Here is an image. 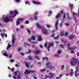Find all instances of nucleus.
I'll use <instances>...</instances> for the list:
<instances>
[{
  "label": "nucleus",
  "mask_w": 79,
  "mask_h": 79,
  "mask_svg": "<svg viewBox=\"0 0 79 79\" xmlns=\"http://www.w3.org/2000/svg\"><path fill=\"white\" fill-rule=\"evenodd\" d=\"M25 74H29L30 73V70H28L27 69L25 70V72H24Z\"/></svg>",
  "instance_id": "obj_12"
},
{
  "label": "nucleus",
  "mask_w": 79,
  "mask_h": 79,
  "mask_svg": "<svg viewBox=\"0 0 79 79\" xmlns=\"http://www.w3.org/2000/svg\"><path fill=\"white\" fill-rule=\"evenodd\" d=\"M58 24V20H57L55 23V26H57Z\"/></svg>",
  "instance_id": "obj_32"
},
{
  "label": "nucleus",
  "mask_w": 79,
  "mask_h": 79,
  "mask_svg": "<svg viewBox=\"0 0 79 79\" xmlns=\"http://www.w3.org/2000/svg\"><path fill=\"white\" fill-rule=\"evenodd\" d=\"M12 42L13 44H15V40H14L12 39Z\"/></svg>",
  "instance_id": "obj_48"
},
{
  "label": "nucleus",
  "mask_w": 79,
  "mask_h": 79,
  "mask_svg": "<svg viewBox=\"0 0 79 79\" xmlns=\"http://www.w3.org/2000/svg\"><path fill=\"white\" fill-rule=\"evenodd\" d=\"M46 26L47 27H48V28L49 27H50V26L48 25H46Z\"/></svg>",
  "instance_id": "obj_61"
},
{
  "label": "nucleus",
  "mask_w": 79,
  "mask_h": 79,
  "mask_svg": "<svg viewBox=\"0 0 79 79\" xmlns=\"http://www.w3.org/2000/svg\"><path fill=\"white\" fill-rule=\"evenodd\" d=\"M61 16V14H58L57 15H56L55 17H56V18H60Z\"/></svg>",
  "instance_id": "obj_19"
},
{
  "label": "nucleus",
  "mask_w": 79,
  "mask_h": 79,
  "mask_svg": "<svg viewBox=\"0 0 79 79\" xmlns=\"http://www.w3.org/2000/svg\"><path fill=\"white\" fill-rule=\"evenodd\" d=\"M65 25L66 26H69V24L68 23H65Z\"/></svg>",
  "instance_id": "obj_57"
},
{
  "label": "nucleus",
  "mask_w": 79,
  "mask_h": 79,
  "mask_svg": "<svg viewBox=\"0 0 79 79\" xmlns=\"http://www.w3.org/2000/svg\"><path fill=\"white\" fill-rule=\"evenodd\" d=\"M44 46L45 47H47V43H45L44 44Z\"/></svg>",
  "instance_id": "obj_47"
},
{
  "label": "nucleus",
  "mask_w": 79,
  "mask_h": 79,
  "mask_svg": "<svg viewBox=\"0 0 79 79\" xmlns=\"http://www.w3.org/2000/svg\"><path fill=\"white\" fill-rule=\"evenodd\" d=\"M55 28H56V30H58V27H57V26H55Z\"/></svg>",
  "instance_id": "obj_62"
},
{
  "label": "nucleus",
  "mask_w": 79,
  "mask_h": 79,
  "mask_svg": "<svg viewBox=\"0 0 79 79\" xmlns=\"http://www.w3.org/2000/svg\"><path fill=\"white\" fill-rule=\"evenodd\" d=\"M70 8L71 9V10L73 9V5L71 4V5H70Z\"/></svg>",
  "instance_id": "obj_39"
},
{
  "label": "nucleus",
  "mask_w": 79,
  "mask_h": 79,
  "mask_svg": "<svg viewBox=\"0 0 79 79\" xmlns=\"http://www.w3.org/2000/svg\"><path fill=\"white\" fill-rule=\"evenodd\" d=\"M18 72L19 73V74L17 76V77L18 79H21V72H20L19 71H18Z\"/></svg>",
  "instance_id": "obj_10"
},
{
  "label": "nucleus",
  "mask_w": 79,
  "mask_h": 79,
  "mask_svg": "<svg viewBox=\"0 0 79 79\" xmlns=\"http://www.w3.org/2000/svg\"><path fill=\"white\" fill-rule=\"evenodd\" d=\"M32 3L34 4H36V5H39L40 4V2H36L35 1H33Z\"/></svg>",
  "instance_id": "obj_15"
},
{
  "label": "nucleus",
  "mask_w": 79,
  "mask_h": 79,
  "mask_svg": "<svg viewBox=\"0 0 79 79\" xmlns=\"http://www.w3.org/2000/svg\"><path fill=\"white\" fill-rule=\"evenodd\" d=\"M29 22L28 21H27V20H26L25 21V24H29Z\"/></svg>",
  "instance_id": "obj_49"
},
{
  "label": "nucleus",
  "mask_w": 79,
  "mask_h": 79,
  "mask_svg": "<svg viewBox=\"0 0 79 79\" xmlns=\"http://www.w3.org/2000/svg\"><path fill=\"white\" fill-rule=\"evenodd\" d=\"M28 59L29 60H32V57H31L30 56H28Z\"/></svg>",
  "instance_id": "obj_34"
},
{
  "label": "nucleus",
  "mask_w": 79,
  "mask_h": 79,
  "mask_svg": "<svg viewBox=\"0 0 79 79\" xmlns=\"http://www.w3.org/2000/svg\"><path fill=\"white\" fill-rule=\"evenodd\" d=\"M60 13L61 14H63V13H64V11H63V10H60Z\"/></svg>",
  "instance_id": "obj_50"
},
{
  "label": "nucleus",
  "mask_w": 79,
  "mask_h": 79,
  "mask_svg": "<svg viewBox=\"0 0 79 79\" xmlns=\"http://www.w3.org/2000/svg\"><path fill=\"white\" fill-rule=\"evenodd\" d=\"M67 46L68 47V50H71L72 48L70 47V44H69V43H68V44H67Z\"/></svg>",
  "instance_id": "obj_14"
},
{
  "label": "nucleus",
  "mask_w": 79,
  "mask_h": 79,
  "mask_svg": "<svg viewBox=\"0 0 79 79\" xmlns=\"http://www.w3.org/2000/svg\"><path fill=\"white\" fill-rule=\"evenodd\" d=\"M63 18V20H64V19H65V18H66V14H65V13H64Z\"/></svg>",
  "instance_id": "obj_29"
},
{
  "label": "nucleus",
  "mask_w": 79,
  "mask_h": 79,
  "mask_svg": "<svg viewBox=\"0 0 79 79\" xmlns=\"http://www.w3.org/2000/svg\"><path fill=\"white\" fill-rule=\"evenodd\" d=\"M22 49L23 48H22V47H20L17 48V50L19 52H20L21 50H22Z\"/></svg>",
  "instance_id": "obj_21"
},
{
  "label": "nucleus",
  "mask_w": 79,
  "mask_h": 79,
  "mask_svg": "<svg viewBox=\"0 0 79 79\" xmlns=\"http://www.w3.org/2000/svg\"><path fill=\"white\" fill-rule=\"evenodd\" d=\"M61 50H60L58 51L57 52L58 55H60V53H61Z\"/></svg>",
  "instance_id": "obj_27"
},
{
  "label": "nucleus",
  "mask_w": 79,
  "mask_h": 79,
  "mask_svg": "<svg viewBox=\"0 0 79 79\" xmlns=\"http://www.w3.org/2000/svg\"><path fill=\"white\" fill-rule=\"evenodd\" d=\"M60 27H62V23H61L60 25H59Z\"/></svg>",
  "instance_id": "obj_58"
},
{
  "label": "nucleus",
  "mask_w": 79,
  "mask_h": 79,
  "mask_svg": "<svg viewBox=\"0 0 79 79\" xmlns=\"http://www.w3.org/2000/svg\"><path fill=\"white\" fill-rule=\"evenodd\" d=\"M34 19L35 20H37V16L36 15H35L34 17Z\"/></svg>",
  "instance_id": "obj_41"
},
{
  "label": "nucleus",
  "mask_w": 79,
  "mask_h": 79,
  "mask_svg": "<svg viewBox=\"0 0 79 79\" xmlns=\"http://www.w3.org/2000/svg\"><path fill=\"white\" fill-rule=\"evenodd\" d=\"M54 44L53 43H49V46L47 47V50L48 51V52H50V48L51 47H53Z\"/></svg>",
  "instance_id": "obj_4"
},
{
  "label": "nucleus",
  "mask_w": 79,
  "mask_h": 79,
  "mask_svg": "<svg viewBox=\"0 0 79 79\" xmlns=\"http://www.w3.org/2000/svg\"><path fill=\"white\" fill-rule=\"evenodd\" d=\"M37 27L38 28H42V33H43L44 34H48V31L47 29H45L44 27L42 26L39 25V23H36V24Z\"/></svg>",
  "instance_id": "obj_1"
},
{
  "label": "nucleus",
  "mask_w": 79,
  "mask_h": 79,
  "mask_svg": "<svg viewBox=\"0 0 79 79\" xmlns=\"http://www.w3.org/2000/svg\"><path fill=\"white\" fill-rule=\"evenodd\" d=\"M78 62V60L75 58H73L72 60V61L70 62V64L72 66H76V64H77Z\"/></svg>",
  "instance_id": "obj_2"
},
{
  "label": "nucleus",
  "mask_w": 79,
  "mask_h": 79,
  "mask_svg": "<svg viewBox=\"0 0 79 79\" xmlns=\"http://www.w3.org/2000/svg\"><path fill=\"white\" fill-rule=\"evenodd\" d=\"M68 33L67 32H65L64 34V36H68Z\"/></svg>",
  "instance_id": "obj_33"
},
{
  "label": "nucleus",
  "mask_w": 79,
  "mask_h": 79,
  "mask_svg": "<svg viewBox=\"0 0 79 79\" xmlns=\"http://www.w3.org/2000/svg\"><path fill=\"white\" fill-rule=\"evenodd\" d=\"M35 58L36 59H37V60H39V57H38V56H35Z\"/></svg>",
  "instance_id": "obj_60"
},
{
  "label": "nucleus",
  "mask_w": 79,
  "mask_h": 79,
  "mask_svg": "<svg viewBox=\"0 0 79 79\" xmlns=\"http://www.w3.org/2000/svg\"><path fill=\"white\" fill-rule=\"evenodd\" d=\"M46 68L49 69H54L55 67L53 66H52V65L50 64V62L46 63Z\"/></svg>",
  "instance_id": "obj_3"
},
{
  "label": "nucleus",
  "mask_w": 79,
  "mask_h": 79,
  "mask_svg": "<svg viewBox=\"0 0 79 79\" xmlns=\"http://www.w3.org/2000/svg\"><path fill=\"white\" fill-rule=\"evenodd\" d=\"M76 71L75 72V76L76 77H77L78 76H79V73H77V71H78V67H76Z\"/></svg>",
  "instance_id": "obj_8"
},
{
  "label": "nucleus",
  "mask_w": 79,
  "mask_h": 79,
  "mask_svg": "<svg viewBox=\"0 0 79 79\" xmlns=\"http://www.w3.org/2000/svg\"><path fill=\"white\" fill-rule=\"evenodd\" d=\"M64 35V32L63 31L61 32L60 33L61 36H63Z\"/></svg>",
  "instance_id": "obj_40"
},
{
  "label": "nucleus",
  "mask_w": 79,
  "mask_h": 79,
  "mask_svg": "<svg viewBox=\"0 0 79 79\" xmlns=\"http://www.w3.org/2000/svg\"><path fill=\"white\" fill-rule=\"evenodd\" d=\"M31 39L32 40H35V36L34 35L31 36Z\"/></svg>",
  "instance_id": "obj_20"
},
{
  "label": "nucleus",
  "mask_w": 79,
  "mask_h": 79,
  "mask_svg": "<svg viewBox=\"0 0 79 79\" xmlns=\"http://www.w3.org/2000/svg\"><path fill=\"white\" fill-rule=\"evenodd\" d=\"M1 35L2 36V38H3V36H5V37H7V34H6L4 33H1Z\"/></svg>",
  "instance_id": "obj_11"
},
{
  "label": "nucleus",
  "mask_w": 79,
  "mask_h": 79,
  "mask_svg": "<svg viewBox=\"0 0 79 79\" xmlns=\"http://www.w3.org/2000/svg\"><path fill=\"white\" fill-rule=\"evenodd\" d=\"M73 47L74 50H75V49H77V47L76 46H73Z\"/></svg>",
  "instance_id": "obj_51"
},
{
  "label": "nucleus",
  "mask_w": 79,
  "mask_h": 79,
  "mask_svg": "<svg viewBox=\"0 0 79 79\" xmlns=\"http://www.w3.org/2000/svg\"><path fill=\"white\" fill-rule=\"evenodd\" d=\"M70 53H72V54L74 53V51L73 50H71L70 51Z\"/></svg>",
  "instance_id": "obj_54"
},
{
  "label": "nucleus",
  "mask_w": 79,
  "mask_h": 79,
  "mask_svg": "<svg viewBox=\"0 0 79 79\" xmlns=\"http://www.w3.org/2000/svg\"><path fill=\"white\" fill-rule=\"evenodd\" d=\"M49 14L48 15V16H50L51 15H52V11H50L49 12Z\"/></svg>",
  "instance_id": "obj_43"
},
{
  "label": "nucleus",
  "mask_w": 79,
  "mask_h": 79,
  "mask_svg": "<svg viewBox=\"0 0 79 79\" xmlns=\"http://www.w3.org/2000/svg\"><path fill=\"white\" fill-rule=\"evenodd\" d=\"M14 74L15 75H17V72H15Z\"/></svg>",
  "instance_id": "obj_63"
},
{
  "label": "nucleus",
  "mask_w": 79,
  "mask_h": 79,
  "mask_svg": "<svg viewBox=\"0 0 79 79\" xmlns=\"http://www.w3.org/2000/svg\"><path fill=\"white\" fill-rule=\"evenodd\" d=\"M6 53H7V52H6L4 53L3 54L4 56H8V54H6Z\"/></svg>",
  "instance_id": "obj_23"
},
{
  "label": "nucleus",
  "mask_w": 79,
  "mask_h": 79,
  "mask_svg": "<svg viewBox=\"0 0 79 79\" xmlns=\"http://www.w3.org/2000/svg\"><path fill=\"white\" fill-rule=\"evenodd\" d=\"M15 14H18V10H14V11H10V15H13V14H15Z\"/></svg>",
  "instance_id": "obj_9"
},
{
  "label": "nucleus",
  "mask_w": 79,
  "mask_h": 79,
  "mask_svg": "<svg viewBox=\"0 0 79 79\" xmlns=\"http://www.w3.org/2000/svg\"><path fill=\"white\" fill-rule=\"evenodd\" d=\"M55 35L54 33H52V34L51 35V37H54H54H55Z\"/></svg>",
  "instance_id": "obj_36"
},
{
  "label": "nucleus",
  "mask_w": 79,
  "mask_h": 79,
  "mask_svg": "<svg viewBox=\"0 0 79 79\" xmlns=\"http://www.w3.org/2000/svg\"><path fill=\"white\" fill-rule=\"evenodd\" d=\"M27 31L28 32V34H29L30 35H31V33L30 30H29L28 29H27Z\"/></svg>",
  "instance_id": "obj_42"
},
{
  "label": "nucleus",
  "mask_w": 79,
  "mask_h": 79,
  "mask_svg": "<svg viewBox=\"0 0 79 79\" xmlns=\"http://www.w3.org/2000/svg\"><path fill=\"white\" fill-rule=\"evenodd\" d=\"M55 56H56V57H57V58L58 57V55L57 54H55Z\"/></svg>",
  "instance_id": "obj_56"
},
{
  "label": "nucleus",
  "mask_w": 79,
  "mask_h": 79,
  "mask_svg": "<svg viewBox=\"0 0 79 79\" xmlns=\"http://www.w3.org/2000/svg\"><path fill=\"white\" fill-rule=\"evenodd\" d=\"M46 70V69H42L40 70V71L41 72V73H43L44 72V71H45V70Z\"/></svg>",
  "instance_id": "obj_26"
},
{
  "label": "nucleus",
  "mask_w": 79,
  "mask_h": 79,
  "mask_svg": "<svg viewBox=\"0 0 79 79\" xmlns=\"http://www.w3.org/2000/svg\"><path fill=\"white\" fill-rule=\"evenodd\" d=\"M64 66L63 65H62L61 66V69L63 71V69H64Z\"/></svg>",
  "instance_id": "obj_31"
},
{
  "label": "nucleus",
  "mask_w": 79,
  "mask_h": 79,
  "mask_svg": "<svg viewBox=\"0 0 79 79\" xmlns=\"http://www.w3.org/2000/svg\"><path fill=\"white\" fill-rule=\"evenodd\" d=\"M42 59H43V61H44L45 60L46 61H48V58L47 57H43Z\"/></svg>",
  "instance_id": "obj_18"
},
{
  "label": "nucleus",
  "mask_w": 79,
  "mask_h": 79,
  "mask_svg": "<svg viewBox=\"0 0 79 79\" xmlns=\"http://www.w3.org/2000/svg\"><path fill=\"white\" fill-rule=\"evenodd\" d=\"M14 69H15V68H12V69H10V70H11L12 71H14Z\"/></svg>",
  "instance_id": "obj_59"
},
{
  "label": "nucleus",
  "mask_w": 79,
  "mask_h": 79,
  "mask_svg": "<svg viewBox=\"0 0 79 79\" xmlns=\"http://www.w3.org/2000/svg\"><path fill=\"white\" fill-rule=\"evenodd\" d=\"M25 3L26 4V5H27V4H28L29 5H30V3H29V2H25Z\"/></svg>",
  "instance_id": "obj_46"
},
{
  "label": "nucleus",
  "mask_w": 79,
  "mask_h": 79,
  "mask_svg": "<svg viewBox=\"0 0 79 79\" xmlns=\"http://www.w3.org/2000/svg\"><path fill=\"white\" fill-rule=\"evenodd\" d=\"M69 76H73V74H74V72H70L69 73Z\"/></svg>",
  "instance_id": "obj_35"
},
{
  "label": "nucleus",
  "mask_w": 79,
  "mask_h": 79,
  "mask_svg": "<svg viewBox=\"0 0 79 79\" xmlns=\"http://www.w3.org/2000/svg\"><path fill=\"white\" fill-rule=\"evenodd\" d=\"M32 38H29L28 39V41H29L30 42H31V41H32Z\"/></svg>",
  "instance_id": "obj_45"
},
{
  "label": "nucleus",
  "mask_w": 79,
  "mask_h": 79,
  "mask_svg": "<svg viewBox=\"0 0 79 79\" xmlns=\"http://www.w3.org/2000/svg\"><path fill=\"white\" fill-rule=\"evenodd\" d=\"M73 16H77V14L75 12H73Z\"/></svg>",
  "instance_id": "obj_37"
},
{
  "label": "nucleus",
  "mask_w": 79,
  "mask_h": 79,
  "mask_svg": "<svg viewBox=\"0 0 79 79\" xmlns=\"http://www.w3.org/2000/svg\"><path fill=\"white\" fill-rule=\"evenodd\" d=\"M67 19H68V20H71V17L69 16V14H68V16L67 17Z\"/></svg>",
  "instance_id": "obj_22"
},
{
  "label": "nucleus",
  "mask_w": 79,
  "mask_h": 79,
  "mask_svg": "<svg viewBox=\"0 0 79 79\" xmlns=\"http://www.w3.org/2000/svg\"><path fill=\"white\" fill-rule=\"evenodd\" d=\"M74 21L75 23H76L77 22V19H76V18H75L74 19Z\"/></svg>",
  "instance_id": "obj_52"
},
{
  "label": "nucleus",
  "mask_w": 79,
  "mask_h": 79,
  "mask_svg": "<svg viewBox=\"0 0 79 79\" xmlns=\"http://www.w3.org/2000/svg\"><path fill=\"white\" fill-rule=\"evenodd\" d=\"M59 47H61L62 48H64V46L62 44L59 45Z\"/></svg>",
  "instance_id": "obj_44"
},
{
  "label": "nucleus",
  "mask_w": 79,
  "mask_h": 79,
  "mask_svg": "<svg viewBox=\"0 0 79 79\" xmlns=\"http://www.w3.org/2000/svg\"><path fill=\"white\" fill-rule=\"evenodd\" d=\"M77 55L78 56H79V52H77Z\"/></svg>",
  "instance_id": "obj_64"
},
{
  "label": "nucleus",
  "mask_w": 79,
  "mask_h": 79,
  "mask_svg": "<svg viewBox=\"0 0 79 79\" xmlns=\"http://www.w3.org/2000/svg\"><path fill=\"white\" fill-rule=\"evenodd\" d=\"M35 53L36 54H40L41 52L39 50H37L35 51Z\"/></svg>",
  "instance_id": "obj_16"
},
{
  "label": "nucleus",
  "mask_w": 79,
  "mask_h": 79,
  "mask_svg": "<svg viewBox=\"0 0 79 79\" xmlns=\"http://www.w3.org/2000/svg\"><path fill=\"white\" fill-rule=\"evenodd\" d=\"M24 20L23 19H17L16 21V26H18L19 24H21V23H20V22L19 21H23Z\"/></svg>",
  "instance_id": "obj_5"
},
{
  "label": "nucleus",
  "mask_w": 79,
  "mask_h": 79,
  "mask_svg": "<svg viewBox=\"0 0 79 79\" xmlns=\"http://www.w3.org/2000/svg\"><path fill=\"white\" fill-rule=\"evenodd\" d=\"M34 64H32L30 66V68L31 69L32 68H34Z\"/></svg>",
  "instance_id": "obj_38"
},
{
  "label": "nucleus",
  "mask_w": 79,
  "mask_h": 79,
  "mask_svg": "<svg viewBox=\"0 0 79 79\" xmlns=\"http://www.w3.org/2000/svg\"><path fill=\"white\" fill-rule=\"evenodd\" d=\"M58 38V36H57L56 37H55V36L54 37V39H56Z\"/></svg>",
  "instance_id": "obj_53"
},
{
  "label": "nucleus",
  "mask_w": 79,
  "mask_h": 79,
  "mask_svg": "<svg viewBox=\"0 0 79 79\" xmlns=\"http://www.w3.org/2000/svg\"><path fill=\"white\" fill-rule=\"evenodd\" d=\"M40 48H44V47H43V46L42 45H40Z\"/></svg>",
  "instance_id": "obj_55"
},
{
  "label": "nucleus",
  "mask_w": 79,
  "mask_h": 79,
  "mask_svg": "<svg viewBox=\"0 0 79 79\" xmlns=\"http://www.w3.org/2000/svg\"><path fill=\"white\" fill-rule=\"evenodd\" d=\"M9 45H8L7 46V50H8L9 49V48H10V47H11V46L10 44H9Z\"/></svg>",
  "instance_id": "obj_30"
},
{
  "label": "nucleus",
  "mask_w": 79,
  "mask_h": 79,
  "mask_svg": "<svg viewBox=\"0 0 79 79\" xmlns=\"http://www.w3.org/2000/svg\"><path fill=\"white\" fill-rule=\"evenodd\" d=\"M3 21L4 23H6V22H8L10 21V18L8 17L3 18Z\"/></svg>",
  "instance_id": "obj_6"
},
{
  "label": "nucleus",
  "mask_w": 79,
  "mask_h": 79,
  "mask_svg": "<svg viewBox=\"0 0 79 79\" xmlns=\"http://www.w3.org/2000/svg\"><path fill=\"white\" fill-rule=\"evenodd\" d=\"M75 36L73 35H70V36L68 37V38L69 40H72L73 39H74Z\"/></svg>",
  "instance_id": "obj_7"
},
{
  "label": "nucleus",
  "mask_w": 79,
  "mask_h": 79,
  "mask_svg": "<svg viewBox=\"0 0 79 79\" xmlns=\"http://www.w3.org/2000/svg\"><path fill=\"white\" fill-rule=\"evenodd\" d=\"M42 37L40 36L38 37V40L39 41H40L41 40H42Z\"/></svg>",
  "instance_id": "obj_28"
},
{
  "label": "nucleus",
  "mask_w": 79,
  "mask_h": 79,
  "mask_svg": "<svg viewBox=\"0 0 79 79\" xmlns=\"http://www.w3.org/2000/svg\"><path fill=\"white\" fill-rule=\"evenodd\" d=\"M32 52V51L31 49H29L28 50V52H26V53L27 54H28L29 53H31V52Z\"/></svg>",
  "instance_id": "obj_25"
},
{
  "label": "nucleus",
  "mask_w": 79,
  "mask_h": 79,
  "mask_svg": "<svg viewBox=\"0 0 79 79\" xmlns=\"http://www.w3.org/2000/svg\"><path fill=\"white\" fill-rule=\"evenodd\" d=\"M30 73H36V71L35 70H30Z\"/></svg>",
  "instance_id": "obj_24"
},
{
  "label": "nucleus",
  "mask_w": 79,
  "mask_h": 79,
  "mask_svg": "<svg viewBox=\"0 0 79 79\" xmlns=\"http://www.w3.org/2000/svg\"><path fill=\"white\" fill-rule=\"evenodd\" d=\"M25 66L26 67V68H29V63L27 62H25Z\"/></svg>",
  "instance_id": "obj_13"
},
{
  "label": "nucleus",
  "mask_w": 79,
  "mask_h": 79,
  "mask_svg": "<svg viewBox=\"0 0 79 79\" xmlns=\"http://www.w3.org/2000/svg\"><path fill=\"white\" fill-rule=\"evenodd\" d=\"M49 74L51 76H52V77H54V76H55V74L54 73H53L51 72L49 73Z\"/></svg>",
  "instance_id": "obj_17"
}]
</instances>
